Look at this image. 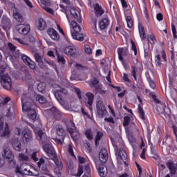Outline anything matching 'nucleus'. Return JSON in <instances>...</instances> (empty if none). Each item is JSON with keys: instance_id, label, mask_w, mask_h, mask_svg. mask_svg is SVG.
<instances>
[{"instance_id": "11", "label": "nucleus", "mask_w": 177, "mask_h": 177, "mask_svg": "<svg viewBox=\"0 0 177 177\" xmlns=\"http://www.w3.org/2000/svg\"><path fill=\"white\" fill-rule=\"evenodd\" d=\"M63 122H64L65 125H66L67 131L68 133H70L71 136L73 135V133H74V122L71 121V120L68 119H64L63 120Z\"/></svg>"}, {"instance_id": "48", "label": "nucleus", "mask_w": 177, "mask_h": 177, "mask_svg": "<svg viewBox=\"0 0 177 177\" xmlns=\"http://www.w3.org/2000/svg\"><path fill=\"white\" fill-rule=\"evenodd\" d=\"M84 52L88 55H91L92 53V48L88 45H86L84 46Z\"/></svg>"}, {"instance_id": "62", "label": "nucleus", "mask_w": 177, "mask_h": 177, "mask_svg": "<svg viewBox=\"0 0 177 177\" xmlns=\"http://www.w3.org/2000/svg\"><path fill=\"white\" fill-rule=\"evenodd\" d=\"M149 85H150L151 88L152 89H155L156 88V83H154V82H153V80H149Z\"/></svg>"}, {"instance_id": "63", "label": "nucleus", "mask_w": 177, "mask_h": 177, "mask_svg": "<svg viewBox=\"0 0 177 177\" xmlns=\"http://www.w3.org/2000/svg\"><path fill=\"white\" fill-rule=\"evenodd\" d=\"M156 19L157 20H158V21H162V19H163L162 15L161 13H158L156 16Z\"/></svg>"}, {"instance_id": "29", "label": "nucleus", "mask_w": 177, "mask_h": 177, "mask_svg": "<svg viewBox=\"0 0 177 177\" xmlns=\"http://www.w3.org/2000/svg\"><path fill=\"white\" fill-rule=\"evenodd\" d=\"M71 26L75 31L73 32H81V26L77 24V21H73L71 22Z\"/></svg>"}, {"instance_id": "26", "label": "nucleus", "mask_w": 177, "mask_h": 177, "mask_svg": "<svg viewBox=\"0 0 177 177\" xmlns=\"http://www.w3.org/2000/svg\"><path fill=\"white\" fill-rule=\"evenodd\" d=\"M71 35H72L73 39H77V41H82L84 39V35H82V33H80V32H72Z\"/></svg>"}, {"instance_id": "54", "label": "nucleus", "mask_w": 177, "mask_h": 177, "mask_svg": "<svg viewBox=\"0 0 177 177\" xmlns=\"http://www.w3.org/2000/svg\"><path fill=\"white\" fill-rule=\"evenodd\" d=\"M171 30H172L174 38H177V35H176V28L175 27V25L171 24Z\"/></svg>"}, {"instance_id": "10", "label": "nucleus", "mask_w": 177, "mask_h": 177, "mask_svg": "<svg viewBox=\"0 0 177 177\" xmlns=\"http://www.w3.org/2000/svg\"><path fill=\"white\" fill-rule=\"evenodd\" d=\"M77 49L73 46H69L64 49V54L68 56H71V57H77Z\"/></svg>"}, {"instance_id": "60", "label": "nucleus", "mask_w": 177, "mask_h": 177, "mask_svg": "<svg viewBox=\"0 0 177 177\" xmlns=\"http://www.w3.org/2000/svg\"><path fill=\"white\" fill-rule=\"evenodd\" d=\"M2 129H3V118L0 115V131H2Z\"/></svg>"}, {"instance_id": "21", "label": "nucleus", "mask_w": 177, "mask_h": 177, "mask_svg": "<svg viewBox=\"0 0 177 177\" xmlns=\"http://www.w3.org/2000/svg\"><path fill=\"white\" fill-rule=\"evenodd\" d=\"M62 1L63 3H64L65 5H63V4L59 5L60 8H62L61 10L64 13H67V10L71 8V3L70 2V0H62Z\"/></svg>"}, {"instance_id": "30", "label": "nucleus", "mask_w": 177, "mask_h": 177, "mask_svg": "<svg viewBox=\"0 0 177 177\" xmlns=\"http://www.w3.org/2000/svg\"><path fill=\"white\" fill-rule=\"evenodd\" d=\"M124 52L123 48H120L118 49V53L119 56V59L122 62V64L124 66L125 68H127V65H125V62H124V57H122V53Z\"/></svg>"}, {"instance_id": "58", "label": "nucleus", "mask_w": 177, "mask_h": 177, "mask_svg": "<svg viewBox=\"0 0 177 177\" xmlns=\"http://www.w3.org/2000/svg\"><path fill=\"white\" fill-rule=\"evenodd\" d=\"M8 48L12 52H15V50H16V46H15V45H13V44L12 43H8Z\"/></svg>"}, {"instance_id": "57", "label": "nucleus", "mask_w": 177, "mask_h": 177, "mask_svg": "<svg viewBox=\"0 0 177 177\" xmlns=\"http://www.w3.org/2000/svg\"><path fill=\"white\" fill-rule=\"evenodd\" d=\"M50 6H46V7H43L44 9H45V10H46V12H48V13H51V15H53V9L49 8Z\"/></svg>"}, {"instance_id": "64", "label": "nucleus", "mask_w": 177, "mask_h": 177, "mask_svg": "<svg viewBox=\"0 0 177 177\" xmlns=\"http://www.w3.org/2000/svg\"><path fill=\"white\" fill-rule=\"evenodd\" d=\"M94 86L95 88L96 93H98L100 92V91L102 89V86L97 85V86Z\"/></svg>"}, {"instance_id": "59", "label": "nucleus", "mask_w": 177, "mask_h": 177, "mask_svg": "<svg viewBox=\"0 0 177 177\" xmlns=\"http://www.w3.org/2000/svg\"><path fill=\"white\" fill-rule=\"evenodd\" d=\"M75 91L77 93L79 99H82V97H81V90L78 88H75Z\"/></svg>"}, {"instance_id": "25", "label": "nucleus", "mask_w": 177, "mask_h": 177, "mask_svg": "<svg viewBox=\"0 0 177 177\" xmlns=\"http://www.w3.org/2000/svg\"><path fill=\"white\" fill-rule=\"evenodd\" d=\"M30 169V165H22L21 166V170H19L18 172L21 174V175H27L28 174V170Z\"/></svg>"}, {"instance_id": "6", "label": "nucleus", "mask_w": 177, "mask_h": 177, "mask_svg": "<svg viewBox=\"0 0 177 177\" xmlns=\"http://www.w3.org/2000/svg\"><path fill=\"white\" fill-rule=\"evenodd\" d=\"M97 112L100 117V118H103L107 114V110H106V107L104 106V104L103 101L98 100L96 104Z\"/></svg>"}, {"instance_id": "28", "label": "nucleus", "mask_w": 177, "mask_h": 177, "mask_svg": "<svg viewBox=\"0 0 177 177\" xmlns=\"http://www.w3.org/2000/svg\"><path fill=\"white\" fill-rule=\"evenodd\" d=\"M107 26H109V19L107 18H104L100 21V30H104Z\"/></svg>"}, {"instance_id": "61", "label": "nucleus", "mask_w": 177, "mask_h": 177, "mask_svg": "<svg viewBox=\"0 0 177 177\" xmlns=\"http://www.w3.org/2000/svg\"><path fill=\"white\" fill-rule=\"evenodd\" d=\"M68 152L70 153V154L71 155V156H75L74 155V151H73V147L71 146V145H68Z\"/></svg>"}, {"instance_id": "18", "label": "nucleus", "mask_w": 177, "mask_h": 177, "mask_svg": "<svg viewBox=\"0 0 177 177\" xmlns=\"http://www.w3.org/2000/svg\"><path fill=\"white\" fill-rule=\"evenodd\" d=\"M63 95H67V90L66 88H61L57 90L55 93V96L59 102L63 99Z\"/></svg>"}, {"instance_id": "31", "label": "nucleus", "mask_w": 177, "mask_h": 177, "mask_svg": "<svg viewBox=\"0 0 177 177\" xmlns=\"http://www.w3.org/2000/svg\"><path fill=\"white\" fill-rule=\"evenodd\" d=\"M25 77H26V81H28L29 85L30 86H32L34 85V84L35 83V81L32 78H31V75L29 73H26Z\"/></svg>"}, {"instance_id": "40", "label": "nucleus", "mask_w": 177, "mask_h": 177, "mask_svg": "<svg viewBox=\"0 0 177 177\" xmlns=\"http://www.w3.org/2000/svg\"><path fill=\"white\" fill-rule=\"evenodd\" d=\"M130 121H131V118L129 116H125L124 118V122H123L124 127H128V125H129Z\"/></svg>"}, {"instance_id": "36", "label": "nucleus", "mask_w": 177, "mask_h": 177, "mask_svg": "<svg viewBox=\"0 0 177 177\" xmlns=\"http://www.w3.org/2000/svg\"><path fill=\"white\" fill-rule=\"evenodd\" d=\"M36 100H38L39 103H46V98H45V97L42 96L41 95H38L36 97Z\"/></svg>"}, {"instance_id": "39", "label": "nucleus", "mask_w": 177, "mask_h": 177, "mask_svg": "<svg viewBox=\"0 0 177 177\" xmlns=\"http://www.w3.org/2000/svg\"><path fill=\"white\" fill-rule=\"evenodd\" d=\"M21 57L23 62L24 63H27V64L29 63V62H31V59L24 54L21 55Z\"/></svg>"}, {"instance_id": "13", "label": "nucleus", "mask_w": 177, "mask_h": 177, "mask_svg": "<svg viewBox=\"0 0 177 177\" xmlns=\"http://www.w3.org/2000/svg\"><path fill=\"white\" fill-rule=\"evenodd\" d=\"M33 56L36 63H38V66L40 67V68H46V65H45V63H44V61L42 60V56L39 53H35Z\"/></svg>"}, {"instance_id": "19", "label": "nucleus", "mask_w": 177, "mask_h": 177, "mask_svg": "<svg viewBox=\"0 0 177 177\" xmlns=\"http://www.w3.org/2000/svg\"><path fill=\"white\" fill-rule=\"evenodd\" d=\"M71 15L78 21V23H82V19H81V15H80V12L77 10V9L73 8L70 10Z\"/></svg>"}, {"instance_id": "42", "label": "nucleus", "mask_w": 177, "mask_h": 177, "mask_svg": "<svg viewBox=\"0 0 177 177\" xmlns=\"http://www.w3.org/2000/svg\"><path fill=\"white\" fill-rule=\"evenodd\" d=\"M8 164L11 168H13V167H16V160H15V158L8 159Z\"/></svg>"}, {"instance_id": "9", "label": "nucleus", "mask_w": 177, "mask_h": 177, "mask_svg": "<svg viewBox=\"0 0 177 177\" xmlns=\"http://www.w3.org/2000/svg\"><path fill=\"white\" fill-rule=\"evenodd\" d=\"M99 158L101 162L106 164L107 162V160H109V153L107 152V149L105 148L102 149L99 153Z\"/></svg>"}, {"instance_id": "44", "label": "nucleus", "mask_w": 177, "mask_h": 177, "mask_svg": "<svg viewBox=\"0 0 177 177\" xmlns=\"http://www.w3.org/2000/svg\"><path fill=\"white\" fill-rule=\"evenodd\" d=\"M154 41H156V37L154 35H148V41L149 44L153 45V44H154Z\"/></svg>"}, {"instance_id": "22", "label": "nucleus", "mask_w": 177, "mask_h": 177, "mask_svg": "<svg viewBox=\"0 0 177 177\" xmlns=\"http://www.w3.org/2000/svg\"><path fill=\"white\" fill-rule=\"evenodd\" d=\"M86 96L88 99L86 104L87 107H90V110H92V108H91V106H92V104H93V99H95V95L92 93H87L86 94Z\"/></svg>"}, {"instance_id": "37", "label": "nucleus", "mask_w": 177, "mask_h": 177, "mask_svg": "<svg viewBox=\"0 0 177 177\" xmlns=\"http://www.w3.org/2000/svg\"><path fill=\"white\" fill-rule=\"evenodd\" d=\"M126 20L127 23V27H129V28H132L133 23L132 21V18L131 17V16H127Z\"/></svg>"}, {"instance_id": "3", "label": "nucleus", "mask_w": 177, "mask_h": 177, "mask_svg": "<svg viewBox=\"0 0 177 177\" xmlns=\"http://www.w3.org/2000/svg\"><path fill=\"white\" fill-rule=\"evenodd\" d=\"M6 71V65H1L0 66V84L1 86L6 91L12 89V79L8 74H5Z\"/></svg>"}, {"instance_id": "35", "label": "nucleus", "mask_w": 177, "mask_h": 177, "mask_svg": "<svg viewBox=\"0 0 177 177\" xmlns=\"http://www.w3.org/2000/svg\"><path fill=\"white\" fill-rule=\"evenodd\" d=\"M103 136V133L98 131L97 133V136H96V138H95V145L96 146H99V140H100V139H102V137Z\"/></svg>"}, {"instance_id": "33", "label": "nucleus", "mask_w": 177, "mask_h": 177, "mask_svg": "<svg viewBox=\"0 0 177 177\" xmlns=\"http://www.w3.org/2000/svg\"><path fill=\"white\" fill-rule=\"evenodd\" d=\"M56 131L59 136H63V135H64V129L59 124L56 126Z\"/></svg>"}, {"instance_id": "12", "label": "nucleus", "mask_w": 177, "mask_h": 177, "mask_svg": "<svg viewBox=\"0 0 177 177\" xmlns=\"http://www.w3.org/2000/svg\"><path fill=\"white\" fill-rule=\"evenodd\" d=\"M96 167L98 169L99 175L101 177H105L107 175V167L104 165H100L97 164V162H95Z\"/></svg>"}, {"instance_id": "50", "label": "nucleus", "mask_w": 177, "mask_h": 177, "mask_svg": "<svg viewBox=\"0 0 177 177\" xmlns=\"http://www.w3.org/2000/svg\"><path fill=\"white\" fill-rule=\"evenodd\" d=\"M131 45H132V50L134 52L135 56L138 54V50L136 49V44H135V42H133V40H131Z\"/></svg>"}, {"instance_id": "45", "label": "nucleus", "mask_w": 177, "mask_h": 177, "mask_svg": "<svg viewBox=\"0 0 177 177\" xmlns=\"http://www.w3.org/2000/svg\"><path fill=\"white\" fill-rule=\"evenodd\" d=\"M57 60H58V62L60 63L61 64H65L66 63V59H64V57H63V56L62 55H58Z\"/></svg>"}, {"instance_id": "41", "label": "nucleus", "mask_w": 177, "mask_h": 177, "mask_svg": "<svg viewBox=\"0 0 177 177\" xmlns=\"http://www.w3.org/2000/svg\"><path fill=\"white\" fill-rule=\"evenodd\" d=\"M9 127H8V126L5 128L4 131L3 132V133L1 134L2 137H6L8 138L9 136Z\"/></svg>"}, {"instance_id": "20", "label": "nucleus", "mask_w": 177, "mask_h": 177, "mask_svg": "<svg viewBox=\"0 0 177 177\" xmlns=\"http://www.w3.org/2000/svg\"><path fill=\"white\" fill-rule=\"evenodd\" d=\"M95 13L96 17H100L104 14V10L99 5V3H95L94 5Z\"/></svg>"}, {"instance_id": "14", "label": "nucleus", "mask_w": 177, "mask_h": 177, "mask_svg": "<svg viewBox=\"0 0 177 177\" xmlns=\"http://www.w3.org/2000/svg\"><path fill=\"white\" fill-rule=\"evenodd\" d=\"M2 156L3 158H6L7 160L15 158V155H13L12 151L8 147H3Z\"/></svg>"}, {"instance_id": "51", "label": "nucleus", "mask_w": 177, "mask_h": 177, "mask_svg": "<svg viewBox=\"0 0 177 177\" xmlns=\"http://www.w3.org/2000/svg\"><path fill=\"white\" fill-rule=\"evenodd\" d=\"M84 172V169L81 165H79L78 171H77V176H81Z\"/></svg>"}, {"instance_id": "34", "label": "nucleus", "mask_w": 177, "mask_h": 177, "mask_svg": "<svg viewBox=\"0 0 177 177\" xmlns=\"http://www.w3.org/2000/svg\"><path fill=\"white\" fill-rule=\"evenodd\" d=\"M138 113L140 118H142L143 120H146V118L145 117V111H143V108H142L140 104L138 105Z\"/></svg>"}, {"instance_id": "53", "label": "nucleus", "mask_w": 177, "mask_h": 177, "mask_svg": "<svg viewBox=\"0 0 177 177\" xmlns=\"http://www.w3.org/2000/svg\"><path fill=\"white\" fill-rule=\"evenodd\" d=\"M86 138H88V140H92L93 136L91 133V130H87L86 131Z\"/></svg>"}, {"instance_id": "47", "label": "nucleus", "mask_w": 177, "mask_h": 177, "mask_svg": "<svg viewBox=\"0 0 177 177\" xmlns=\"http://www.w3.org/2000/svg\"><path fill=\"white\" fill-rule=\"evenodd\" d=\"M19 156L21 160H22L23 161H28V160H30V158H28L27 155H24V153H19Z\"/></svg>"}, {"instance_id": "23", "label": "nucleus", "mask_w": 177, "mask_h": 177, "mask_svg": "<svg viewBox=\"0 0 177 177\" xmlns=\"http://www.w3.org/2000/svg\"><path fill=\"white\" fill-rule=\"evenodd\" d=\"M1 24L4 30H6L7 28H10V20L8 19V17L3 16L2 17Z\"/></svg>"}, {"instance_id": "4", "label": "nucleus", "mask_w": 177, "mask_h": 177, "mask_svg": "<svg viewBox=\"0 0 177 177\" xmlns=\"http://www.w3.org/2000/svg\"><path fill=\"white\" fill-rule=\"evenodd\" d=\"M146 93H149V95L151 96V97H152V99H153L154 102H156V103H158L157 104V111L158 113V114H160V115H164L165 116V118H171V115L167 113V112H165V104H162L161 102H160V100L157 99L156 97V95L153 94L151 92H150L149 90H146Z\"/></svg>"}, {"instance_id": "5", "label": "nucleus", "mask_w": 177, "mask_h": 177, "mask_svg": "<svg viewBox=\"0 0 177 177\" xmlns=\"http://www.w3.org/2000/svg\"><path fill=\"white\" fill-rule=\"evenodd\" d=\"M37 165L40 169V172L46 176L52 177V173L50 169L48 167V164L45 162V159L41 158L39 161L37 162Z\"/></svg>"}, {"instance_id": "2", "label": "nucleus", "mask_w": 177, "mask_h": 177, "mask_svg": "<svg viewBox=\"0 0 177 177\" xmlns=\"http://www.w3.org/2000/svg\"><path fill=\"white\" fill-rule=\"evenodd\" d=\"M23 111H27L28 117L32 121L37 120V111L35 110V105H32L30 101H28V97L27 93H24L21 97Z\"/></svg>"}, {"instance_id": "32", "label": "nucleus", "mask_w": 177, "mask_h": 177, "mask_svg": "<svg viewBox=\"0 0 177 177\" xmlns=\"http://www.w3.org/2000/svg\"><path fill=\"white\" fill-rule=\"evenodd\" d=\"M37 89L39 92H41V93H43L45 92V89H46V84L45 82H40L37 85Z\"/></svg>"}, {"instance_id": "1", "label": "nucleus", "mask_w": 177, "mask_h": 177, "mask_svg": "<svg viewBox=\"0 0 177 177\" xmlns=\"http://www.w3.org/2000/svg\"><path fill=\"white\" fill-rule=\"evenodd\" d=\"M37 138L39 140V142L42 144L43 149L48 156L53 157V161H55L56 165V168L54 169V172L58 175V176H62V170L63 169V163L59 162L57 156H56V152H55V149L49 144H46V134L42 131V130H39L37 133Z\"/></svg>"}, {"instance_id": "46", "label": "nucleus", "mask_w": 177, "mask_h": 177, "mask_svg": "<svg viewBox=\"0 0 177 177\" xmlns=\"http://www.w3.org/2000/svg\"><path fill=\"white\" fill-rule=\"evenodd\" d=\"M41 2L43 5H44V7L51 6L52 5L50 0H41Z\"/></svg>"}, {"instance_id": "27", "label": "nucleus", "mask_w": 177, "mask_h": 177, "mask_svg": "<svg viewBox=\"0 0 177 177\" xmlns=\"http://www.w3.org/2000/svg\"><path fill=\"white\" fill-rule=\"evenodd\" d=\"M37 28L41 31H42V30H45V28H46V22H45L44 19H42V18L39 19Z\"/></svg>"}, {"instance_id": "56", "label": "nucleus", "mask_w": 177, "mask_h": 177, "mask_svg": "<svg viewBox=\"0 0 177 177\" xmlns=\"http://www.w3.org/2000/svg\"><path fill=\"white\" fill-rule=\"evenodd\" d=\"M31 158L34 161H35V162H37V161H39V159L37 157V152H33L31 155Z\"/></svg>"}, {"instance_id": "24", "label": "nucleus", "mask_w": 177, "mask_h": 177, "mask_svg": "<svg viewBox=\"0 0 177 177\" xmlns=\"http://www.w3.org/2000/svg\"><path fill=\"white\" fill-rule=\"evenodd\" d=\"M167 167L170 170L171 175H175L176 174V167H175V164L171 160H169L167 162Z\"/></svg>"}, {"instance_id": "49", "label": "nucleus", "mask_w": 177, "mask_h": 177, "mask_svg": "<svg viewBox=\"0 0 177 177\" xmlns=\"http://www.w3.org/2000/svg\"><path fill=\"white\" fill-rule=\"evenodd\" d=\"M155 62L157 66H161V57H160V55L155 56Z\"/></svg>"}, {"instance_id": "55", "label": "nucleus", "mask_w": 177, "mask_h": 177, "mask_svg": "<svg viewBox=\"0 0 177 177\" xmlns=\"http://www.w3.org/2000/svg\"><path fill=\"white\" fill-rule=\"evenodd\" d=\"M97 84H99V80H97L96 77L93 78L91 84L93 85V86H96Z\"/></svg>"}, {"instance_id": "43", "label": "nucleus", "mask_w": 177, "mask_h": 177, "mask_svg": "<svg viewBox=\"0 0 177 177\" xmlns=\"http://www.w3.org/2000/svg\"><path fill=\"white\" fill-rule=\"evenodd\" d=\"M28 64L30 68H31L32 70H35V67H37V64H35L34 61L30 59V61H29V63Z\"/></svg>"}, {"instance_id": "16", "label": "nucleus", "mask_w": 177, "mask_h": 177, "mask_svg": "<svg viewBox=\"0 0 177 177\" xmlns=\"http://www.w3.org/2000/svg\"><path fill=\"white\" fill-rule=\"evenodd\" d=\"M115 156H117V157H119V158H120L122 161H127V155L125 150L120 148L118 150H116Z\"/></svg>"}, {"instance_id": "52", "label": "nucleus", "mask_w": 177, "mask_h": 177, "mask_svg": "<svg viewBox=\"0 0 177 177\" xmlns=\"http://www.w3.org/2000/svg\"><path fill=\"white\" fill-rule=\"evenodd\" d=\"M138 28H139L140 35H142V32H144L145 31V27H143V25L141 23H139Z\"/></svg>"}, {"instance_id": "15", "label": "nucleus", "mask_w": 177, "mask_h": 177, "mask_svg": "<svg viewBox=\"0 0 177 177\" xmlns=\"http://www.w3.org/2000/svg\"><path fill=\"white\" fill-rule=\"evenodd\" d=\"M47 32L48 35L53 39V41H59L60 39V36L59 35V33H57V31L56 30L50 28L48 30Z\"/></svg>"}, {"instance_id": "7", "label": "nucleus", "mask_w": 177, "mask_h": 177, "mask_svg": "<svg viewBox=\"0 0 177 177\" xmlns=\"http://www.w3.org/2000/svg\"><path fill=\"white\" fill-rule=\"evenodd\" d=\"M15 29L19 34L27 35L30 32V25L19 24L15 27Z\"/></svg>"}, {"instance_id": "17", "label": "nucleus", "mask_w": 177, "mask_h": 177, "mask_svg": "<svg viewBox=\"0 0 177 177\" xmlns=\"http://www.w3.org/2000/svg\"><path fill=\"white\" fill-rule=\"evenodd\" d=\"M12 145L13 149L17 151H20L21 150V143L19 140V138H14L12 139Z\"/></svg>"}, {"instance_id": "38", "label": "nucleus", "mask_w": 177, "mask_h": 177, "mask_svg": "<svg viewBox=\"0 0 177 177\" xmlns=\"http://www.w3.org/2000/svg\"><path fill=\"white\" fill-rule=\"evenodd\" d=\"M71 136L75 142H77V140H78V139H80V133L75 131L74 133H72V135Z\"/></svg>"}, {"instance_id": "8", "label": "nucleus", "mask_w": 177, "mask_h": 177, "mask_svg": "<svg viewBox=\"0 0 177 177\" xmlns=\"http://www.w3.org/2000/svg\"><path fill=\"white\" fill-rule=\"evenodd\" d=\"M23 141L26 145L32 142V133L30 130H25L23 131Z\"/></svg>"}]
</instances>
